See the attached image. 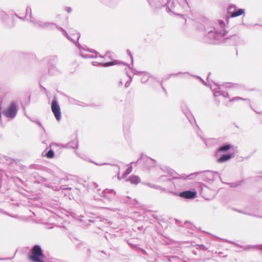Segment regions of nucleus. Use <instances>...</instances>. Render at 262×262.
Instances as JSON below:
<instances>
[{
	"mask_svg": "<svg viewBox=\"0 0 262 262\" xmlns=\"http://www.w3.org/2000/svg\"><path fill=\"white\" fill-rule=\"evenodd\" d=\"M153 188H156L157 189H162V188L160 186H158V185H154L153 186Z\"/></svg>",
	"mask_w": 262,
	"mask_h": 262,
	"instance_id": "19",
	"label": "nucleus"
},
{
	"mask_svg": "<svg viewBox=\"0 0 262 262\" xmlns=\"http://www.w3.org/2000/svg\"><path fill=\"white\" fill-rule=\"evenodd\" d=\"M225 23L223 20L219 21V25L216 26L214 31H210L207 34L208 37L213 40H219L226 34L225 29Z\"/></svg>",
	"mask_w": 262,
	"mask_h": 262,
	"instance_id": "1",
	"label": "nucleus"
},
{
	"mask_svg": "<svg viewBox=\"0 0 262 262\" xmlns=\"http://www.w3.org/2000/svg\"><path fill=\"white\" fill-rule=\"evenodd\" d=\"M236 8L235 6H230L228 9V13L232 17L239 16L245 12V10L243 9H238L235 11Z\"/></svg>",
	"mask_w": 262,
	"mask_h": 262,
	"instance_id": "4",
	"label": "nucleus"
},
{
	"mask_svg": "<svg viewBox=\"0 0 262 262\" xmlns=\"http://www.w3.org/2000/svg\"><path fill=\"white\" fill-rule=\"evenodd\" d=\"M63 34L68 36L67 32H66L65 31H63Z\"/></svg>",
	"mask_w": 262,
	"mask_h": 262,
	"instance_id": "23",
	"label": "nucleus"
},
{
	"mask_svg": "<svg viewBox=\"0 0 262 262\" xmlns=\"http://www.w3.org/2000/svg\"><path fill=\"white\" fill-rule=\"evenodd\" d=\"M92 63L94 66H96V65H97V64H103V61H102V57H100L99 58H97L96 60L93 61L92 62ZM113 64H114V63L113 62L104 63V66L105 67H108V66H112Z\"/></svg>",
	"mask_w": 262,
	"mask_h": 262,
	"instance_id": "6",
	"label": "nucleus"
},
{
	"mask_svg": "<svg viewBox=\"0 0 262 262\" xmlns=\"http://www.w3.org/2000/svg\"><path fill=\"white\" fill-rule=\"evenodd\" d=\"M74 35V37H75L76 40H78L79 39V38H80V34H79V33H76Z\"/></svg>",
	"mask_w": 262,
	"mask_h": 262,
	"instance_id": "17",
	"label": "nucleus"
},
{
	"mask_svg": "<svg viewBox=\"0 0 262 262\" xmlns=\"http://www.w3.org/2000/svg\"><path fill=\"white\" fill-rule=\"evenodd\" d=\"M220 89L219 88V91H215V92L214 93V95L215 97H217L219 96H223L226 97L228 96V93L226 94V93L223 92L222 91H220Z\"/></svg>",
	"mask_w": 262,
	"mask_h": 262,
	"instance_id": "9",
	"label": "nucleus"
},
{
	"mask_svg": "<svg viewBox=\"0 0 262 262\" xmlns=\"http://www.w3.org/2000/svg\"><path fill=\"white\" fill-rule=\"evenodd\" d=\"M132 169H133L132 166H129L126 170V174L127 175V174H129L132 172Z\"/></svg>",
	"mask_w": 262,
	"mask_h": 262,
	"instance_id": "15",
	"label": "nucleus"
},
{
	"mask_svg": "<svg viewBox=\"0 0 262 262\" xmlns=\"http://www.w3.org/2000/svg\"><path fill=\"white\" fill-rule=\"evenodd\" d=\"M96 165H101L100 164L96 163Z\"/></svg>",
	"mask_w": 262,
	"mask_h": 262,
	"instance_id": "26",
	"label": "nucleus"
},
{
	"mask_svg": "<svg viewBox=\"0 0 262 262\" xmlns=\"http://www.w3.org/2000/svg\"><path fill=\"white\" fill-rule=\"evenodd\" d=\"M131 81H132V79L130 78V81L129 82H126V83L125 84V86L126 88L128 87Z\"/></svg>",
	"mask_w": 262,
	"mask_h": 262,
	"instance_id": "18",
	"label": "nucleus"
},
{
	"mask_svg": "<svg viewBox=\"0 0 262 262\" xmlns=\"http://www.w3.org/2000/svg\"><path fill=\"white\" fill-rule=\"evenodd\" d=\"M129 181L133 184H137L140 182V179L136 176H132L130 177Z\"/></svg>",
	"mask_w": 262,
	"mask_h": 262,
	"instance_id": "8",
	"label": "nucleus"
},
{
	"mask_svg": "<svg viewBox=\"0 0 262 262\" xmlns=\"http://www.w3.org/2000/svg\"><path fill=\"white\" fill-rule=\"evenodd\" d=\"M69 39H70L73 42L75 43V40L74 39L72 38H69Z\"/></svg>",
	"mask_w": 262,
	"mask_h": 262,
	"instance_id": "21",
	"label": "nucleus"
},
{
	"mask_svg": "<svg viewBox=\"0 0 262 262\" xmlns=\"http://www.w3.org/2000/svg\"><path fill=\"white\" fill-rule=\"evenodd\" d=\"M243 100L245 101H249V100L247 99H244L241 97H235V98H233V99H230V101H236V100Z\"/></svg>",
	"mask_w": 262,
	"mask_h": 262,
	"instance_id": "14",
	"label": "nucleus"
},
{
	"mask_svg": "<svg viewBox=\"0 0 262 262\" xmlns=\"http://www.w3.org/2000/svg\"><path fill=\"white\" fill-rule=\"evenodd\" d=\"M149 75L147 73H142V77L141 79V81L142 82H146L148 79L149 78Z\"/></svg>",
	"mask_w": 262,
	"mask_h": 262,
	"instance_id": "10",
	"label": "nucleus"
},
{
	"mask_svg": "<svg viewBox=\"0 0 262 262\" xmlns=\"http://www.w3.org/2000/svg\"><path fill=\"white\" fill-rule=\"evenodd\" d=\"M231 157V155L229 154L224 155L219 159H218L217 161L219 163L224 162L230 159Z\"/></svg>",
	"mask_w": 262,
	"mask_h": 262,
	"instance_id": "7",
	"label": "nucleus"
},
{
	"mask_svg": "<svg viewBox=\"0 0 262 262\" xmlns=\"http://www.w3.org/2000/svg\"><path fill=\"white\" fill-rule=\"evenodd\" d=\"M105 193H112L113 192L114 194L116 193V192L113 189H106L104 190Z\"/></svg>",
	"mask_w": 262,
	"mask_h": 262,
	"instance_id": "16",
	"label": "nucleus"
},
{
	"mask_svg": "<svg viewBox=\"0 0 262 262\" xmlns=\"http://www.w3.org/2000/svg\"><path fill=\"white\" fill-rule=\"evenodd\" d=\"M83 58H97V54L96 53L95 55H85L82 56Z\"/></svg>",
	"mask_w": 262,
	"mask_h": 262,
	"instance_id": "13",
	"label": "nucleus"
},
{
	"mask_svg": "<svg viewBox=\"0 0 262 262\" xmlns=\"http://www.w3.org/2000/svg\"><path fill=\"white\" fill-rule=\"evenodd\" d=\"M54 156V151L52 150H50L46 154V156L48 158H52Z\"/></svg>",
	"mask_w": 262,
	"mask_h": 262,
	"instance_id": "12",
	"label": "nucleus"
},
{
	"mask_svg": "<svg viewBox=\"0 0 262 262\" xmlns=\"http://www.w3.org/2000/svg\"><path fill=\"white\" fill-rule=\"evenodd\" d=\"M51 109L56 120L59 121L61 119V114L59 105L56 100L52 101Z\"/></svg>",
	"mask_w": 262,
	"mask_h": 262,
	"instance_id": "3",
	"label": "nucleus"
},
{
	"mask_svg": "<svg viewBox=\"0 0 262 262\" xmlns=\"http://www.w3.org/2000/svg\"><path fill=\"white\" fill-rule=\"evenodd\" d=\"M167 4H168V7H169V6H170V2H169L167 3Z\"/></svg>",
	"mask_w": 262,
	"mask_h": 262,
	"instance_id": "24",
	"label": "nucleus"
},
{
	"mask_svg": "<svg viewBox=\"0 0 262 262\" xmlns=\"http://www.w3.org/2000/svg\"><path fill=\"white\" fill-rule=\"evenodd\" d=\"M128 54L130 55V52L129 51L128 52Z\"/></svg>",
	"mask_w": 262,
	"mask_h": 262,
	"instance_id": "27",
	"label": "nucleus"
},
{
	"mask_svg": "<svg viewBox=\"0 0 262 262\" xmlns=\"http://www.w3.org/2000/svg\"><path fill=\"white\" fill-rule=\"evenodd\" d=\"M17 108L14 102H12L10 105L3 112V114L7 118H13L16 115Z\"/></svg>",
	"mask_w": 262,
	"mask_h": 262,
	"instance_id": "2",
	"label": "nucleus"
},
{
	"mask_svg": "<svg viewBox=\"0 0 262 262\" xmlns=\"http://www.w3.org/2000/svg\"><path fill=\"white\" fill-rule=\"evenodd\" d=\"M147 185L149 186L150 187H152L153 188V186H154L153 185H151L150 184H147Z\"/></svg>",
	"mask_w": 262,
	"mask_h": 262,
	"instance_id": "22",
	"label": "nucleus"
},
{
	"mask_svg": "<svg viewBox=\"0 0 262 262\" xmlns=\"http://www.w3.org/2000/svg\"><path fill=\"white\" fill-rule=\"evenodd\" d=\"M196 192L195 191H192L190 190L184 191L180 193V196L185 199H194L196 196Z\"/></svg>",
	"mask_w": 262,
	"mask_h": 262,
	"instance_id": "5",
	"label": "nucleus"
},
{
	"mask_svg": "<svg viewBox=\"0 0 262 262\" xmlns=\"http://www.w3.org/2000/svg\"><path fill=\"white\" fill-rule=\"evenodd\" d=\"M231 146L230 145H226L221 147L219 149V151H226L228 150L230 148Z\"/></svg>",
	"mask_w": 262,
	"mask_h": 262,
	"instance_id": "11",
	"label": "nucleus"
},
{
	"mask_svg": "<svg viewBox=\"0 0 262 262\" xmlns=\"http://www.w3.org/2000/svg\"><path fill=\"white\" fill-rule=\"evenodd\" d=\"M67 11L69 13H70V12H71V11H72L71 8H67Z\"/></svg>",
	"mask_w": 262,
	"mask_h": 262,
	"instance_id": "20",
	"label": "nucleus"
},
{
	"mask_svg": "<svg viewBox=\"0 0 262 262\" xmlns=\"http://www.w3.org/2000/svg\"><path fill=\"white\" fill-rule=\"evenodd\" d=\"M78 48H79V49L80 50V46L79 45H78Z\"/></svg>",
	"mask_w": 262,
	"mask_h": 262,
	"instance_id": "25",
	"label": "nucleus"
}]
</instances>
